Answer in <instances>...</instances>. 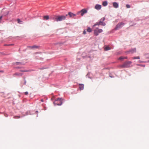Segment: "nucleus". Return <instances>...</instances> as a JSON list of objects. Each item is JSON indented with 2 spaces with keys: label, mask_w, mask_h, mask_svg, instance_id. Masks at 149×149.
<instances>
[{
  "label": "nucleus",
  "mask_w": 149,
  "mask_h": 149,
  "mask_svg": "<svg viewBox=\"0 0 149 149\" xmlns=\"http://www.w3.org/2000/svg\"><path fill=\"white\" fill-rule=\"evenodd\" d=\"M132 63V62L130 61H126L123 65H120V67L122 68H129Z\"/></svg>",
  "instance_id": "obj_1"
},
{
  "label": "nucleus",
  "mask_w": 149,
  "mask_h": 149,
  "mask_svg": "<svg viewBox=\"0 0 149 149\" xmlns=\"http://www.w3.org/2000/svg\"><path fill=\"white\" fill-rule=\"evenodd\" d=\"M63 100L62 98H58L55 100L54 103L56 105H60L62 104Z\"/></svg>",
  "instance_id": "obj_2"
},
{
  "label": "nucleus",
  "mask_w": 149,
  "mask_h": 149,
  "mask_svg": "<svg viewBox=\"0 0 149 149\" xmlns=\"http://www.w3.org/2000/svg\"><path fill=\"white\" fill-rule=\"evenodd\" d=\"M65 17L64 16H55L54 17L55 20L57 22L61 21L62 20L64 19Z\"/></svg>",
  "instance_id": "obj_3"
},
{
  "label": "nucleus",
  "mask_w": 149,
  "mask_h": 149,
  "mask_svg": "<svg viewBox=\"0 0 149 149\" xmlns=\"http://www.w3.org/2000/svg\"><path fill=\"white\" fill-rule=\"evenodd\" d=\"M102 31L103 30L102 29L96 28L94 30V34L95 36H97L99 33L102 32Z\"/></svg>",
  "instance_id": "obj_4"
},
{
  "label": "nucleus",
  "mask_w": 149,
  "mask_h": 149,
  "mask_svg": "<svg viewBox=\"0 0 149 149\" xmlns=\"http://www.w3.org/2000/svg\"><path fill=\"white\" fill-rule=\"evenodd\" d=\"M124 24V23L123 22H121L120 23H118L116 26V29L118 28H120L122 27L123 25Z\"/></svg>",
  "instance_id": "obj_5"
},
{
  "label": "nucleus",
  "mask_w": 149,
  "mask_h": 149,
  "mask_svg": "<svg viewBox=\"0 0 149 149\" xmlns=\"http://www.w3.org/2000/svg\"><path fill=\"white\" fill-rule=\"evenodd\" d=\"M80 13H81V16H83L84 14L87 13V10L86 9H83L80 11Z\"/></svg>",
  "instance_id": "obj_6"
},
{
  "label": "nucleus",
  "mask_w": 149,
  "mask_h": 149,
  "mask_svg": "<svg viewBox=\"0 0 149 149\" xmlns=\"http://www.w3.org/2000/svg\"><path fill=\"white\" fill-rule=\"evenodd\" d=\"M104 20H105L104 17L102 18L100 20V25H102L104 26H105V23L103 22V21H104Z\"/></svg>",
  "instance_id": "obj_7"
},
{
  "label": "nucleus",
  "mask_w": 149,
  "mask_h": 149,
  "mask_svg": "<svg viewBox=\"0 0 149 149\" xmlns=\"http://www.w3.org/2000/svg\"><path fill=\"white\" fill-rule=\"evenodd\" d=\"M101 8V5L99 4L96 5L95 7V8L97 10H100Z\"/></svg>",
  "instance_id": "obj_8"
},
{
  "label": "nucleus",
  "mask_w": 149,
  "mask_h": 149,
  "mask_svg": "<svg viewBox=\"0 0 149 149\" xmlns=\"http://www.w3.org/2000/svg\"><path fill=\"white\" fill-rule=\"evenodd\" d=\"M68 15L70 17H73L76 16V15L73 14L72 13L70 12L68 13Z\"/></svg>",
  "instance_id": "obj_9"
},
{
  "label": "nucleus",
  "mask_w": 149,
  "mask_h": 149,
  "mask_svg": "<svg viewBox=\"0 0 149 149\" xmlns=\"http://www.w3.org/2000/svg\"><path fill=\"white\" fill-rule=\"evenodd\" d=\"M79 88L80 90H83L84 88V85L82 84H79Z\"/></svg>",
  "instance_id": "obj_10"
},
{
  "label": "nucleus",
  "mask_w": 149,
  "mask_h": 149,
  "mask_svg": "<svg viewBox=\"0 0 149 149\" xmlns=\"http://www.w3.org/2000/svg\"><path fill=\"white\" fill-rule=\"evenodd\" d=\"M113 6L114 7L116 8H117L118 6V4L116 2L113 3Z\"/></svg>",
  "instance_id": "obj_11"
},
{
  "label": "nucleus",
  "mask_w": 149,
  "mask_h": 149,
  "mask_svg": "<svg viewBox=\"0 0 149 149\" xmlns=\"http://www.w3.org/2000/svg\"><path fill=\"white\" fill-rule=\"evenodd\" d=\"M136 52V49L135 48L132 49L129 51V52L132 53L135 52Z\"/></svg>",
  "instance_id": "obj_12"
},
{
  "label": "nucleus",
  "mask_w": 149,
  "mask_h": 149,
  "mask_svg": "<svg viewBox=\"0 0 149 149\" xmlns=\"http://www.w3.org/2000/svg\"><path fill=\"white\" fill-rule=\"evenodd\" d=\"M43 18L44 20H48L49 19V17L48 15L44 16Z\"/></svg>",
  "instance_id": "obj_13"
},
{
  "label": "nucleus",
  "mask_w": 149,
  "mask_h": 149,
  "mask_svg": "<svg viewBox=\"0 0 149 149\" xmlns=\"http://www.w3.org/2000/svg\"><path fill=\"white\" fill-rule=\"evenodd\" d=\"M111 49V48L109 46H106L104 48L105 50H108Z\"/></svg>",
  "instance_id": "obj_14"
},
{
  "label": "nucleus",
  "mask_w": 149,
  "mask_h": 149,
  "mask_svg": "<svg viewBox=\"0 0 149 149\" xmlns=\"http://www.w3.org/2000/svg\"><path fill=\"white\" fill-rule=\"evenodd\" d=\"M102 5L104 6H106L107 5V1H104L103 2Z\"/></svg>",
  "instance_id": "obj_15"
},
{
  "label": "nucleus",
  "mask_w": 149,
  "mask_h": 149,
  "mask_svg": "<svg viewBox=\"0 0 149 149\" xmlns=\"http://www.w3.org/2000/svg\"><path fill=\"white\" fill-rule=\"evenodd\" d=\"M22 74L20 73H15L14 75L17 76H22Z\"/></svg>",
  "instance_id": "obj_16"
},
{
  "label": "nucleus",
  "mask_w": 149,
  "mask_h": 149,
  "mask_svg": "<svg viewBox=\"0 0 149 149\" xmlns=\"http://www.w3.org/2000/svg\"><path fill=\"white\" fill-rule=\"evenodd\" d=\"M87 31L88 32H91L92 31V30L90 27H88Z\"/></svg>",
  "instance_id": "obj_17"
},
{
  "label": "nucleus",
  "mask_w": 149,
  "mask_h": 149,
  "mask_svg": "<svg viewBox=\"0 0 149 149\" xmlns=\"http://www.w3.org/2000/svg\"><path fill=\"white\" fill-rule=\"evenodd\" d=\"M17 20L18 23L19 24H22V22L19 19H17Z\"/></svg>",
  "instance_id": "obj_18"
},
{
  "label": "nucleus",
  "mask_w": 149,
  "mask_h": 149,
  "mask_svg": "<svg viewBox=\"0 0 149 149\" xmlns=\"http://www.w3.org/2000/svg\"><path fill=\"white\" fill-rule=\"evenodd\" d=\"M30 47L31 48H38V47L37 46H36L35 45H33L32 46H30Z\"/></svg>",
  "instance_id": "obj_19"
},
{
  "label": "nucleus",
  "mask_w": 149,
  "mask_h": 149,
  "mask_svg": "<svg viewBox=\"0 0 149 149\" xmlns=\"http://www.w3.org/2000/svg\"><path fill=\"white\" fill-rule=\"evenodd\" d=\"M140 58L139 56H136V57H134L132 58V59H139Z\"/></svg>",
  "instance_id": "obj_20"
},
{
  "label": "nucleus",
  "mask_w": 149,
  "mask_h": 149,
  "mask_svg": "<svg viewBox=\"0 0 149 149\" xmlns=\"http://www.w3.org/2000/svg\"><path fill=\"white\" fill-rule=\"evenodd\" d=\"M100 25V22H97L94 25H93V26H95L96 25Z\"/></svg>",
  "instance_id": "obj_21"
},
{
  "label": "nucleus",
  "mask_w": 149,
  "mask_h": 149,
  "mask_svg": "<svg viewBox=\"0 0 149 149\" xmlns=\"http://www.w3.org/2000/svg\"><path fill=\"white\" fill-rule=\"evenodd\" d=\"M118 60H122L124 59V57L121 56L118 58Z\"/></svg>",
  "instance_id": "obj_22"
},
{
  "label": "nucleus",
  "mask_w": 149,
  "mask_h": 149,
  "mask_svg": "<svg viewBox=\"0 0 149 149\" xmlns=\"http://www.w3.org/2000/svg\"><path fill=\"white\" fill-rule=\"evenodd\" d=\"M126 7L127 8H130V6L128 4H127L126 5Z\"/></svg>",
  "instance_id": "obj_23"
},
{
  "label": "nucleus",
  "mask_w": 149,
  "mask_h": 149,
  "mask_svg": "<svg viewBox=\"0 0 149 149\" xmlns=\"http://www.w3.org/2000/svg\"><path fill=\"white\" fill-rule=\"evenodd\" d=\"M24 94L25 95H27L28 94V92H26L24 93Z\"/></svg>",
  "instance_id": "obj_24"
},
{
  "label": "nucleus",
  "mask_w": 149,
  "mask_h": 149,
  "mask_svg": "<svg viewBox=\"0 0 149 149\" xmlns=\"http://www.w3.org/2000/svg\"><path fill=\"white\" fill-rule=\"evenodd\" d=\"M83 33L84 34H85L86 33V31L85 30H84L83 32Z\"/></svg>",
  "instance_id": "obj_25"
},
{
  "label": "nucleus",
  "mask_w": 149,
  "mask_h": 149,
  "mask_svg": "<svg viewBox=\"0 0 149 149\" xmlns=\"http://www.w3.org/2000/svg\"><path fill=\"white\" fill-rule=\"evenodd\" d=\"M16 117H17V118H20V116H15L14 117V118H16Z\"/></svg>",
  "instance_id": "obj_26"
},
{
  "label": "nucleus",
  "mask_w": 149,
  "mask_h": 149,
  "mask_svg": "<svg viewBox=\"0 0 149 149\" xmlns=\"http://www.w3.org/2000/svg\"><path fill=\"white\" fill-rule=\"evenodd\" d=\"M20 71L21 72H27V71H26V70H24V71H23V70H20Z\"/></svg>",
  "instance_id": "obj_27"
},
{
  "label": "nucleus",
  "mask_w": 149,
  "mask_h": 149,
  "mask_svg": "<svg viewBox=\"0 0 149 149\" xmlns=\"http://www.w3.org/2000/svg\"><path fill=\"white\" fill-rule=\"evenodd\" d=\"M2 18V16H1L0 17V21L1 20Z\"/></svg>",
  "instance_id": "obj_28"
},
{
  "label": "nucleus",
  "mask_w": 149,
  "mask_h": 149,
  "mask_svg": "<svg viewBox=\"0 0 149 149\" xmlns=\"http://www.w3.org/2000/svg\"><path fill=\"white\" fill-rule=\"evenodd\" d=\"M127 56L124 57V59H127Z\"/></svg>",
  "instance_id": "obj_29"
},
{
  "label": "nucleus",
  "mask_w": 149,
  "mask_h": 149,
  "mask_svg": "<svg viewBox=\"0 0 149 149\" xmlns=\"http://www.w3.org/2000/svg\"><path fill=\"white\" fill-rule=\"evenodd\" d=\"M16 63H17V64H20L21 63L20 62H17Z\"/></svg>",
  "instance_id": "obj_30"
},
{
  "label": "nucleus",
  "mask_w": 149,
  "mask_h": 149,
  "mask_svg": "<svg viewBox=\"0 0 149 149\" xmlns=\"http://www.w3.org/2000/svg\"><path fill=\"white\" fill-rule=\"evenodd\" d=\"M13 45V44H10L9 45H8L10 46V45Z\"/></svg>",
  "instance_id": "obj_31"
},
{
  "label": "nucleus",
  "mask_w": 149,
  "mask_h": 149,
  "mask_svg": "<svg viewBox=\"0 0 149 149\" xmlns=\"http://www.w3.org/2000/svg\"><path fill=\"white\" fill-rule=\"evenodd\" d=\"M0 72H3V71H2V70H1V71H0Z\"/></svg>",
  "instance_id": "obj_32"
},
{
  "label": "nucleus",
  "mask_w": 149,
  "mask_h": 149,
  "mask_svg": "<svg viewBox=\"0 0 149 149\" xmlns=\"http://www.w3.org/2000/svg\"><path fill=\"white\" fill-rule=\"evenodd\" d=\"M26 81L25 80V81H24V84H26Z\"/></svg>",
  "instance_id": "obj_33"
},
{
  "label": "nucleus",
  "mask_w": 149,
  "mask_h": 149,
  "mask_svg": "<svg viewBox=\"0 0 149 149\" xmlns=\"http://www.w3.org/2000/svg\"><path fill=\"white\" fill-rule=\"evenodd\" d=\"M38 52H36V53H35V54H38Z\"/></svg>",
  "instance_id": "obj_34"
},
{
  "label": "nucleus",
  "mask_w": 149,
  "mask_h": 149,
  "mask_svg": "<svg viewBox=\"0 0 149 149\" xmlns=\"http://www.w3.org/2000/svg\"><path fill=\"white\" fill-rule=\"evenodd\" d=\"M68 16V15H66V16Z\"/></svg>",
  "instance_id": "obj_35"
},
{
  "label": "nucleus",
  "mask_w": 149,
  "mask_h": 149,
  "mask_svg": "<svg viewBox=\"0 0 149 149\" xmlns=\"http://www.w3.org/2000/svg\"><path fill=\"white\" fill-rule=\"evenodd\" d=\"M41 101H43V100H41Z\"/></svg>",
  "instance_id": "obj_36"
}]
</instances>
